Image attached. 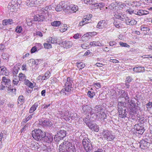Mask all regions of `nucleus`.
<instances>
[{
    "instance_id": "nucleus-1",
    "label": "nucleus",
    "mask_w": 152,
    "mask_h": 152,
    "mask_svg": "<svg viewBox=\"0 0 152 152\" xmlns=\"http://www.w3.org/2000/svg\"><path fill=\"white\" fill-rule=\"evenodd\" d=\"M45 132L41 129H35L32 131V136L37 141H41L44 137Z\"/></svg>"
},
{
    "instance_id": "nucleus-2",
    "label": "nucleus",
    "mask_w": 152,
    "mask_h": 152,
    "mask_svg": "<svg viewBox=\"0 0 152 152\" xmlns=\"http://www.w3.org/2000/svg\"><path fill=\"white\" fill-rule=\"evenodd\" d=\"M124 103L119 102L118 104V110L119 116L122 118L127 117L128 112H126V108L124 105Z\"/></svg>"
},
{
    "instance_id": "nucleus-3",
    "label": "nucleus",
    "mask_w": 152,
    "mask_h": 152,
    "mask_svg": "<svg viewBox=\"0 0 152 152\" xmlns=\"http://www.w3.org/2000/svg\"><path fill=\"white\" fill-rule=\"evenodd\" d=\"M73 81L72 79L69 77H67L66 80H65L64 91L68 92L67 93H65V95H68V93H71L72 91Z\"/></svg>"
},
{
    "instance_id": "nucleus-4",
    "label": "nucleus",
    "mask_w": 152,
    "mask_h": 152,
    "mask_svg": "<svg viewBox=\"0 0 152 152\" xmlns=\"http://www.w3.org/2000/svg\"><path fill=\"white\" fill-rule=\"evenodd\" d=\"M83 147L87 152H90L93 148L91 142L88 139H83L82 141Z\"/></svg>"
},
{
    "instance_id": "nucleus-5",
    "label": "nucleus",
    "mask_w": 152,
    "mask_h": 152,
    "mask_svg": "<svg viewBox=\"0 0 152 152\" xmlns=\"http://www.w3.org/2000/svg\"><path fill=\"white\" fill-rule=\"evenodd\" d=\"M102 135L103 136L104 138L107 141L114 140L115 139V136L112 135L111 133L107 130H104L102 132Z\"/></svg>"
},
{
    "instance_id": "nucleus-6",
    "label": "nucleus",
    "mask_w": 152,
    "mask_h": 152,
    "mask_svg": "<svg viewBox=\"0 0 152 152\" xmlns=\"http://www.w3.org/2000/svg\"><path fill=\"white\" fill-rule=\"evenodd\" d=\"M1 83L5 87L8 88V89L12 90L13 91V89H11V83L10 78L7 76H4L2 77Z\"/></svg>"
},
{
    "instance_id": "nucleus-7",
    "label": "nucleus",
    "mask_w": 152,
    "mask_h": 152,
    "mask_svg": "<svg viewBox=\"0 0 152 152\" xmlns=\"http://www.w3.org/2000/svg\"><path fill=\"white\" fill-rule=\"evenodd\" d=\"M114 15L116 18L124 21H125L127 17L124 13L120 12H115L114 13Z\"/></svg>"
},
{
    "instance_id": "nucleus-8",
    "label": "nucleus",
    "mask_w": 152,
    "mask_h": 152,
    "mask_svg": "<svg viewBox=\"0 0 152 152\" xmlns=\"http://www.w3.org/2000/svg\"><path fill=\"white\" fill-rule=\"evenodd\" d=\"M45 13L41 11H40L39 14H37L34 17V21L38 22L43 21L45 20Z\"/></svg>"
},
{
    "instance_id": "nucleus-9",
    "label": "nucleus",
    "mask_w": 152,
    "mask_h": 152,
    "mask_svg": "<svg viewBox=\"0 0 152 152\" xmlns=\"http://www.w3.org/2000/svg\"><path fill=\"white\" fill-rule=\"evenodd\" d=\"M44 136L42 140L45 141L48 143L51 142L53 141V138L51 134L49 133L45 134V132Z\"/></svg>"
},
{
    "instance_id": "nucleus-10",
    "label": "nucleus",
    "mask_w": 152,
    "mask_h": 152,
    "mask_svg": "<svg viewBox=\"0 0 152 152\" xmlns=\"http://www.w3.org/2000/svg\"><path fill=\"white\" fill-rule=\"evenodd\" d=\"M134 128L138 131V133L142 134L144 132V127L142 124H136L134 126Z\"/></svg>"
},
{
    "instance_id": "nucleus-11",
    "label": "nucleus",
    "mask_w": 152,
    "mask_h": 152,
    "mask_svg": "<svg viewBox=\"0 0 152 152\" xmlns=\"http://www.w3.org/2000/svg\"><path fill=\"white\" fill-rule=\"evenodd\" d=\"M64 1H62L59 4L57 5L55 8L57 12H59L62 11L63 9H68V7L67 6L63 5L64 4Z\"/></svg>"
},
{
    "instance_id": "nucleus-12",
    "label": "nucleus",
    "mask_w": 152,
    "mask_h": 152,
    "mask_svg": "<svg viewBox=\"0 0 152 152\" xmlns=\"http://www.w3.org/2000/svg\"><path fill=\"white\" fill-rule=\"evenodd\" d=\"M149 146V143L146 140H142L140 142V147L142 149H145L148 148Z\"/></svg>"
},
{
    "instance_id": "nucleus-13",
    "label": "nucleus",
    "mask_w": 152,
    "mask_h": 152,
    "mask_svg": "<svg viewBox=\"0 0 152 152\" xmlns=\"http://www.w3.org/2000/svg\"><path fill=\"white\" fill-rule=\"evenodd\" d=\"M39 0H28L26 2L27 5L29 7L35 6V5L38 4Z\"/></svg>"
},
{
    "instance_id": "nucleus-14",
    "label": "nucleus",
    "mask_w": 152,
    "mask_h": 152,
    "mask_svg": "<svg viewBox=\"0 0 152 152\" xmlns=\"http://www.w3.org/2000/svg\"><path fill=\"white\" fill-rule=\"evenodd\" d=\"M125 22L127 25H134L137 23V22L134 19L129 18L128 17Z\"/></svg>"
},
{
    "instance_id": "nucleus-15",
    "label": "nucleus",
    "mask_w": 152,
    "mask_h": 152,
    "mask_svg": "<svg viewBox=\"0 0 152 152\" xmlns=\"http://www.w3.org/2000/svg\"><path fill=\"white\" fill-rule=\"evenodd\" d=\"M120 97L124 98L127 102H129V98L127 92L124 90H122L121 91V95H120Z\"/></svg>"
},
{
    "instance_id": "nucleus-16",
    "label": "nucleus",
    "mask_w": 152,
    "mask_h": 152,
    "mask_svg": "<svg viewBox=\"0 0 152 152\" xmlns=\"http://www.w3.org/2000/svg\"><path fill=\"white\" fill-rule=\"evenodd\" d=\"M88 127L92 131H95L96 132H98L99 131L98 126L96 124H93L92 122L90 124Z\"/></svg>"
},
{
    "instance_id": "nucleus-17",
    "label": "nucleus",
    "mask_w": 152,
    "mask_h": 152,
    "mask_svg": "<svg viewBox=\"0 0 152 152\" xmlns=\"http://www.w3.org/2000/svg\"><path fill=\"white\" fill-rule=\"evenodd\" d=\"M107 23L104 20L99 21L97 24V27L99 29H102L106 26Z\"/></svg>"
},
{
    "instance_id": "nucleus-18",
    "label": "nucleus",
    "mask_w": 152,
    "mask_h": 152,
    "mask_svg": "<svg viewBox=\"0 0 152 152\" xmlns=\"http://www.w3.org/2000/svg\"><path fill=\"white\" fill-rule=\"evenodd\" d=\"M0 74L2 75H5L6 76H7L9 74L8 71L4 66L0 67Z\"/></svg>"
},
{
    "instance_id": "nucleus-19",
    "label": "nucleus",
    "mask_w": 152,
    "mask_h": 152,
    "mask_svg": "<svg viewBox=\"0 0 152 152\" xmlns=\"http://www.w3.org/2000/svg\"><path fill=\"white\" fill-rule=\"evenodd\" d=\"M97 118L101 120L104 121L105 119L107 118V115L104 112H101L99 114L96 115Z\"/></svg>"
},
{
    "instance_id": "nucleus-20",
    "label": "nucleus",
    "mask_w": 152,
    "mask_h": 152,
    "mask_svg": "<svg viewBox=\"0 0 152 152\" xmlns=\"http://www.w3.org/2000/svg\"><path fill=\"white\" fill-rule=\"evenodd\" d=\"M66 131L64 130H61L57 133V136L63 139L66 136Z\"/></svg>"
},
{
    "instance_id": "nucleus-21",
    "label": "nucleus",
    "mask_w": 152,
    "mask_h": 152,
    "mask_svg": "<svg viewBox=\"0 0 152 152\" xmlns=\"http://www.w3.org/2000/svg\"><path fill=\"white\" fill-rule=\"evenodd\" d=\"M63 47L66 49L70 48L72 45V42L69 41H65L62 42Z\"/></svg>"
},
{
    "instance_id": "nucleus-22",
    "label": "nucleus",
    "mask_w": 152,
    "mask_h": 152,
    "mask_svg": "<svg viewBox=\"0 0 152 152\" xmlns=\"http://www.w3.org/2000/svg\"><path fill=\"white\" fill-rule=\"evenodd\" d=\"M133 71L136 73L143 72L145 71V69L143 67L138 66L134 67Z\"/></svg>"
},
{
    "instance_id": "nucleus-23",
    "label": "nucleus",
    "mask_w": 152,
    "mask_h": 152,
    "mask_svg": "<svg viewBox=\"0 0 152 152\" xmlns=\"http://www.w3.org/2000/svg\"><path fill=\"white\" fill-rule=\"evenodd\" d=\"M69 143V142H65L61 144L59 146V152H62L63 151L64 149H65L64 148L66 146V145H68Z\"/></svg>"
},
{
    "instance_id": "nucleus-24",
    "label": "nucleus",
    "mask_w": 152,
    "mask_h": 152,
    "mask_svg": "<svg viewBox=\"0 0 152 152\" xmlns=\"http://www.w3.org/2000/svg\"><path fill=\"white\" fill-rule=\"evenodd\" d=\"M18 0H12L11 2V4H13L15 9H17L20 7V4L18 2Z\"/></svg>"
},
{
    "instance_id": "nucleus-25",
    "label": "nucleus",
    "mask_w": 152,
    "mask_h": 152,
    "mask_svg": "<svg viewBox=\"0 0 152 152\" xmlns=\"http://www.w3.org/2000/svg\"><path fill=\"white\" fill-rule=\"evenodd\" d=\"M42 125L47 127H50L52 125V123L50 121L42 120Z\"/></svg>"
},
{
    "instance_id": "nucleus-26",
    "label": "nucleus",
    "mask_w": 152,
    "mask_h": 152,
    "mask_svg": "<svg viewBox=\"0 0 152 152\" xmlns=\"http://www.w3.org/2000/svg\"><path fill=\"white\" fill-rule=\"evenodd\" d=\"M69 151L66 148L65 149H64V151L62 152H76V150L74 146L72 144L71 145V147L68 148Z\"/></svg>"
},
{
    "instance_id": "nucleus-27",
    "label": "nucleus",
    "mask_w": 152,
    "mask_h": 152,
    "mask_svg": "<svg viewBox=\"0 0 152 152\" xmlns=\"http://www.w3.org/2000/svg\"><path fill=\"white\" fill-rule=\"evenodd\" d=\"M102 109V107L101 105H98L96 106L93 110L95 113H98L100 112Z\"/></svg>"
},
{
    "instance_id": "nucleus-28",
    "label": "nucleus",
    "mask_w": 152,
    "mask_h": 152,
    "mask_svg": "<svg viewBox=\"0 0 152 152\" xmlns=\"http://www.w3.org/2000/svg\"><path fill=\"white\" fill-rule=\"evenodd\" d=\"M38 106V102H36L33 105L29 110V113H32L36 110Z\"/></svg>"
},
{
    "instance_id": "nucleus-29",
    "label": "nucleus",
    "mask_w": 152,
    "mask_h": 152,
    "mask_svg": "<svg viewBox=\"0 0 152 152\" xmlns=\"http://www.w3.org/2000/svg\"><path fill=\"white\" fill-rule=\"evenodd\" d=\"M13 23L12 20L11 19L5 20H3V24L4 25L11 24Z\"/></svg>"
},
{
    "instance_id": "nucleus-30",
    "label": "nucleus",
    "mask_w": 152,
    "mask_h": 152,
    "mask_svg": "<svg viewBox=\"0 0 152 152\" xmlns=\"http://www.w3.org/2000/svg\"><path fill=\"white\" fill-rule=\"evenodd\" d=\"M129 104L130 105V108L132 111H134L136 109V104L131 100L129 102Z\"/></svg>"
},
{
    "instance_id": "nucleus-31",
    "label": "nucleus",
    "mask_w": 152,
    "mask_h": 152,
    "mask_svg": "<svg viewBox=\"0 0 152 152\" xmlns=\"http://www.w3.org/2000/svg\"><path fill=\"white\" fill-rule=\"evenodd\" d=\"M24 81V83L25 84L29 87L32 88L34 87L33 84L31 83L28 80L26 79Z\"/></svg>"
},
{
    "instance_id": "nucleus-32",
    "label": "nucleus",
    "mask_w": 152,
    "mask_h": 152,
    "mask_svg": "<svg viewBox=\"0 0 152 152\" xmlns=\"http://www.w3.org/2000/svg\"><path fill=\"white\" fill-rule=\"evenodd\" d=\"M83 110L84 112H88L90 110H91V108L89 106L86 105L83 106Z\"/></svg>"
},
{
    "instance_id": "nucleus-33",
    "label": "nucleus",
    "mask_w": 152,
    "mask_h": 152,
    "mask_svg": "<svg viewBox=\"0 0 152 152\" xmlns=\"http://www.w3.org/2000/svg\"><path fill=\"white\" fill-rule=\"evenodd\" d=\"M52 9L51 6H47L46 7L42 9L41 12H42L44 13H46L48 11Z\"/></svg>"
},
{
    "instance_id": "nucleus-34",
    "label": "nucleus",
    "mask_w": 152,
    "mask_h": 152,
    "mask_svg": "<svg viewBox=\"0 0 152 152\" xmlns=\"http://www.w3.org/2000/svg\"><path fill=\"white\" fill-rule=\"evenodd\" d=\"M61 24V22L59 21H55L51 23V24L52 26L58 27Z\"/></svg>"
},
{
    "instance_id": "nucleus-35",
    "label": "nucleus",
    "mask_w": 152,
    "mask_h": 152,
    "mask_svg": "<svg viewBox=\"0 0 152 152\" xmlns=\"http://www.w3.org/2000/svg\"><path fill=\"white\" fill-rule=\"evenodd\" d=\"M18 77L19 80L20 81H23L26 79V76L25 75L21 73L19 74Z\"/></svg>"
},
{
    "instance_id": "nucleus-36",
    "label": "nucleus",
    "mask_w": 152,
    "mask_h": 152,
    "mask_svg": "<svg viewBox=\"0 0 152 152\" xmlns=\"http://www.w3.org/2000/svg\"><path fill=\"white\" fill-rule=\"evenodd\" d=\"M68 7V9L69 8H71V10L73 12H75L78 9V7L75 5H71L69 7Z\"/></svg>"
},
{
    "instance_id": "nucleus-37",
    "label": "nucleus",
    "mask_w": 152,
    "mask_h": 152,
    "mask_svg": "<svg viewBox=\"0 0 152 152\" xmlns=\"http://www.w3.org/2000/svg\"><path fill=\"white\" fill-rule=\"evenodd\" d=\"M94 6L97 9L99 8L101 10V8L104 7V4L101 3H96L94 4Z\"/></svg>"
},
{
    "instance_id": "nucleus-38",
    "label": "nucleus",
    "mask_w": 152,
    "mask_h": 152,
    "mask_svg": "<svg viewBox=\"0 0 152 152\" xmlns=\"http://www.w3.org/2000/svg\"><path fill=\"white\" fill-rule=\"evenodd\" d=\"M91 115L90 118L96 119V118H97L96 115V114L95 112L93 110H91L90 112Z\"/></svg>"
},
{
    "instance_id": "nucleus-39",
    "label": "nucleus",
    "mask_w": 152,
    "mask_h": 152,
    "mask_svg": "<svg viewBox=\"0 0 152 152\" xmlns=\"http://www.w3.org/2000/svg\"><path fill=\"white\" fill-rule=\"evenodd\" d=\"M48 42H51L52 44L57 43V39L56 38L50 37L49 38Z\"/></svg>"
},
{
    "instance_id": "nucleus-40",
    "label": "nucleus",
    "mask_w": 152,
    "mask_h": 152,
    "mask_svg": "<svg viewBox=\"0 0 152 152\" xmlns=\"http://www.w3.org/2000/svg\"><path fill=\"white\" fill-rule=\"evenodd\" d=\"M83 121L88 126L92 122L91 120L86 118L83 119Z\"/></svg>"
},
{
    "instance_id": "nucleus-41",
    "label": "nucleus",
    "mask_w": 152,
    "mask_h": 152,
    "mask_svg": "<svg viewBox=\"0 0 152 152\" xmlns=\"http://www.w3.org/2000/svg\"><path fill=\"white\" fill-rule=\"evenodd\" d=\"M11 4V2L9 3L8 6V8L11 12H13L14 11L15 8H14L13 4Z\"/></svg>"
},
{
    "instance_id": "nucleus-42",
    "label": "nucleus",
    "mask_w": 152,
    "mask_h": 152,
    "mask_svg": "<svg viewBox=\"0 0 152 152\" xmlns=\"http://www.w3.org/2000/svg\"><path fill=\"white\" fill-rule=\"evenodd\" d=\"M87 95L90 98H92L95 95V94L94 92L89 91L88 92Z\"/></svg>"
},
{
    "instance_id": "nucleus-43",
    "label": "nucleus",
    "mask_w": 152,
    "mask_h": 152,
    "mask_svg": "<svg viewBox=\"0 0 152 152\" xmlns=\"http://www.w3.org/2000/svg\"><path fill=\"white\" fill-rule=\"evenodd\" d=\"M77 66L78 68H80V69H82L85 66V64L82 62H77Z\"/></svg>"
},
{
    "instance_id": "nucleus-44",
    "label": "nucleus",
    "mask_w": 152,
    "mask_h": 152,
    "mask_svg": "<svg viewBox=\"0 0 152 152\" xmlns=\"http://www.w3.org/2000/svg\"><path fill=\"white\" fill-rule=\"evenodd\" d=\"M26 22L28 26H31L34 23V20H33L29 18H27L26 19Z\"/></svg>"
},
{
    "instance_id": "nucleus-45",
    "label": "nucleus",
    "mask_w": 152,
    "mask_h": 152,
    "mask_svg": "<svg viewBox=\"0 0 152 152\" xmlns=\"http://www.w3.org/2000/svg\"><path fill=\"white\" fill-rule=\"evenodd\" d=\"M116 6L115 5V4L114 3L111 4L109 6V8L111 10H114L115 8V7Z\"/></svg>"
},
{
    "instance_id": "nucleus-46",
    "label": "nucleus",
    "mask_w": 152,
    "mask_h": 152,
    "mask_svg": "<svg viewBox=\"0 0 152 152\" xmlns=\"http://www.w3.org/2000/svg\"><path fill=\"white\" fill-rule=\"evenodd\" d=\"M22 28L21 26H18L16 28L15 31L17 33H20L21 32Z\"/></svg>"
},
{
    "instance_id": "nucleus-47",
    "label": "nucleus",
    "mask_w": 152,
    "mask_h": 152,
    "mask_svg": "<svg viewBox=\"0 0 152 152\" xmlns=\"http://www.w3.org/2000/svg\"><path fill=\"white\" fill-rule=\"evenodd\" d=\"M43 45L45 48L47 49H49L52 48L51 45L49 43H44Z\"/></svg>"
},
{
    "instance_id": "nucleus-48",
    "label": "nucleus",
    "mask_w": 152,
    "mask_h": 152,
    "mask_svg": "<svg viewBox=\"0 0 152 152\" xmlns=\"http://www.w3.org/2000/svg\"><path fill=\"white\" fill-rule=\"evenodd\" d=\"M24 101V97L22 96H19L18 99V102L19 104H20Z\"/></svg>"
},
{
    "instance_id": "nucleus-49",
    "label": "nucleus",
    "mask_w": 152,
    "mask_h": 152,
    "mask_svg": "<svg viewBox=\"0 0 152 152\" xmlns=\"http://www.w3.org/2000/svg\"><path fill=\"white\" fill-rule=\"evenodd\" d=\"M119 44L122 47H124L127 48H129L130 47V46L126 43L120 42Z\"/></svg>"
},
{
    "instance_id": "nucleus-50",
    "label": "nucleus",
    "mask_w": 152,
    "mask_h": 152,
    "mask_svg": "<svg viewBox=\"0 0 152 152\" xmlns=\"http://www.w3.org/2000/svg\"><path fill=\"white\" fill-rule=\"evenodd\" d=\"M141 30L143 31H147L149 32L150 30V29L147 27H145L143 26H142L141 27Z\"/></svg>"
},
{
    "instance_id": "nucleus-51",
    "label": "nucleus",
    "mask_w": 152,
    "mask_h": 152,
    "mask_svg": "<svg viewBox=\"0 0 152 152\" xmlns=\"http://www.w3.org/2000/svg\"><path fill=\"white\" fill-rule=\"evenodd\" d=\"M61 139V138L59 137V136H57V134L55 135L54 137V140L56 142H58L61 140H63Z\"/></svg>"
},
{
    "instance_id": "nucleus-52",
    "label": "nucleus",
    "mask_w": 152,
    "mask_h": 152,
    "mask_svg": "<svg viewBox=\"0 0 152 152\" xmlns=\"http://www.w3.org/2000/svg\"><path fill=\"white\" fill-rule=\"evenodd\" d=\"M30 62H34V64H36L37 65L39 63V60H35L34 59H31L29 60Z\"/></svg>"
},
{
    "instance_id": "nucleus-53",
    "label": "nucleus",
    "mask_w": 152,
    "mask_h": 152,
    "mask_svg": "<svg viewBox=\"0 0 152 152\" xmlns=\"http://www.w3.org/2000/svg\"><path fill=\"white\" fill-rule=\"evenodd\" d=\"M66 27V26H65L64 25L62 27H61L60 29V31L61 32H63L65 31L67 29V28Z\"/></svg>"
},
{
    "instance_id": "nucleus-54",
    "label": "nucleus",
    "mask_w": 152,
    "mask_h": 152,
    "mask_svg": "<svg viewBox=\"0 0 152 152\" xmlns=\"http://www.w3.org/2000/svg\"><path fill=\"white\" fill-rule=\"evenodd\" d=\"M83 1L85 3L87 4H94L93 1L92 0H83Z\"/></svg>"
},
{
    "instance_id": "nucleus-55",
    "label": "nucleus",
    "mask_w": 152,
    "mask_h": 152,
    "mask_svg": "<svg viewBox=\"0 0 152 152\" xmlns=\"http://www.w3.org/2000/svg\"><path fill=\"white\" fill-rule=\"evenodd\" d=\"M50 71H47L45 74V76L46 79L48 78L50 76Z\"/></svg>"
},
{
    "instance_id": "nucleus-56",
    "label": "nucleus",
    "mask_w": 152,
    "mask_h": 152,
    "mask_svg": "<svg viewBox=\"0 0 152 152\" xmlns=\"http://www.w3.org/2000/svg\"><path fill=\"white\" fill-rule=\"evenodd\" d=\"M132 78L131 77H127L126 79V82L129 83L132 81Z\"/></svg>"
},
{
    "instance_id": "nucleus-57",
    "label": "nucleus",
    "mask_w": 152,
    "mask_h": 152,
    "mask_svg": "<svg viewBox=\"0 0 152 152\" xmlns=\"http://www.w3.org/2000/svg\"><path fill=\"white\" fill-rule=\"evenodd\" d=\"M136 14L139 15H143V10H140L137 12Z\"/></svg>"
},
{
    "instance_id": "nucleus-58",
    "label": "nucleus",
    "mask_w": 152,
    "mask_h": 152,
    "mask_svg": "<svg viewBox=\"0 0 152 152\" xmlns=\"http://www.w3.org/2000/svg\"><path fill=\"white\" fill-rule=\"evenodd\" d=\"M83 19L85 22V23L87 24L91 22V20H90V19H87V18H85Z\"/></svg>"
},
{
    "instance_id": "nucleus-59",
    "label": "nucleus",
    "mask_w": 152,
    "mask_h": 152,
    "mask_svg": "<svg viewBox=\"0 0 152 152\" xmlns=\"http://www.w3.org/2000/svg\"><path fill=\"white\" fill-rule=\"evenodd\" d=\"M37 50V48L35 46L33 47L32 48L31 50V53H33L35 52Z\"/></svg>"
},
{
    "instance_id": "nucleus-60",
    "label": "nucleus",
    "mask_w": 152,
    "mask_h": 152,
    "mask_svg": "<svg viewBox=\"0 0 152 152\" xmlns=\"http://www.w3.org/2000/svg\"><path fill=\"white\" fill-rule=\"evenodd\" d=\"M19 69V68L18 67H17V68H15L14 69V71L13 73L14 75H16L17 74L18 72V70Z\"/></svg>"
},
{
    "instance_id": "nucleus-61",
    "label": "nucleus",
    "mask_w": 152,
    "mask_h": 152,
    "mask_svg": "<svg viewBox=\"0 0 152 152\" xmlns=\"http://www.w3.org/2000/svg\"><path fill=\"white\" fill-rule=\"evenodd\" d=\"M19 80L17 79H15L13 80V83L15 85H17L19 81Z\"/></svg>"
},
{
    "instance_id": "nucleus-62",
    "label": "nucleus",
    "mask_w": 152,
    "mask_h": 152,
    "mask_svg": "<svg viewBox=\"0 0 152 152\" xmlns=\"http://www.w3.org/2000/svg\"><path fill=\"white\" fill-rule=\"evenodd\" d=\"M114 25L117 28H119L120 27L121 25L117 22H114L113 23Z\"/></svg>"
},
{
    "instance_id": "nucleus-63",
    "label": "nucleus",
    "mask_w": 152,
    "mask_h": 152,
    "mask_svg": "<svg viewBox=\"0 0 152 152\" xmlns=\"http://www.w3.org/2000/svg\"><path fill=\"white\" fill-rule=\"evenodd\" d=\"M116 43L114 41H110L109 42V45L110 46H113V45H115Z\"/></svg>"
},
{
    "instance_id": "nucleus-64",
    "label": "nucleus",
    "mask_w": 152,
    "mask_h": 152,
    "mask_svg": "<svg viewBox=\"0 0 152 152\" xmlns=\"http://www.w3.org/2000/svg\"><path fill=\"white\" fill-rule=\"evenodd\" d=\"M36 34L37 35H38L40 37H42L43 36L42 33L39 31H37L36 32Z\"/></svg>"
}]
</instances>
